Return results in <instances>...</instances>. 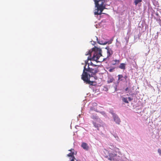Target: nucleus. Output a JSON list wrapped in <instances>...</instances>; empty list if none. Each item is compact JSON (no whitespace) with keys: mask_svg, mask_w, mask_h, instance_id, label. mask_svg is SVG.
<instances>
[{"mask_svg":"<svg viewBox=\"0 0 161 161\" xmlns=\"http://www.w3.org/2000/svg\"><path fill=\"white\" fill-rule=\"evenodd\" d=\"M68 151L71 152V153L68 154L67 156L68 157H71L72 158L74 157H75L74 156L75 153L73 152V151H74V149H71L69 150Z\"/></svg>","mask_w":161,"mask_h":161,"instance_id":"nucleus-10","label":"nucleus"},{"mask_svg":"<svg viewBox=\"0 0 161 161\" xmlns=\"http://www.w3.org/2000/svg\"><path fill=\"white\" fill-rule=\"evenodd\" d=\"M114 68H110L108 70V71L110 72H112L114 71Z\"/></svg>","mask_w":161,"mask_h":161,"instance_id":"nucleus-20","label":"nucleus"},{"mask_svg":"<svg viewBox=\"0 0 161 161\" xmlns=\"http://www.w3.org/2000/svg\"><path fill=\"white\" fill-rule=\"evenodd\" d=\"M86 64L84 67L83 72L82 74L84 73H86L87 76L89 75H91V77H92L93 75H95L98 72V68H93L89 67V65L88 66V68H86Z\"/></svg>","mask_w":161,"mask_h":161,"instance_id":"nucleus-3","label":"nucleus"},{"mask_svg":"<svg viewBox=\"0 0 161 161\" xmlns=\"http://www.w3.org/2000/svg\"><path fill=\"white\" fill-rule=\"evenodd\" d=\"M129 89V88L128 87H127L125 89V91H128Z\"/></svg>","mask_w":161,"mask_h":161,"instance_id":"nucleus-24","label":"nucleus"},{"mask_svg":"<svg viewBox=\"0 0 161 161\" xmlns=\"http://www.w3.org/2000/svg\"><path fill=\"white\" fill-rule=\"evenodd\" d=\"M94 42V43H93V45H94L95 44H96V42Z\"/></svg>","mask_w":161,"mask_h":161,"instance_id":"nucleus-27","label":"nucleus"},{"mask_svg":"<svg viewBox=\"0 0 161 161\" xmlns=\"http://www.w3.org/2000/svg\"><path fill=\"white\" fill-rule=\"evenodd\" d=\"M128 99L129 101H131L133 100V99L131 98L130 97H129L128 98Z\"/></svg>","mask_w":161,"mask_h":161,"instance_id":"nucleus-23","label":"nucleus"},{"mask_svg":"<svg viewBox=\"0 0 161 161\" xmlns=\"http://www.w3.org/2000/svg\"><path fill=\"white\" fill-rule=\"evenodd\" d=\"M142 0H134V3L136 6L138 3H141Z\"/></svg>","mask_w":161,"mask_h":161,"instance_id":"nucleus-14","label":"nucleus"},{"mask_svg":"<svg viewBox=\"0 0 161 161\" xmlns=\"http://www.w3.org/2000/svg\"><path fill=\"white\" fill-rule=\"evenodd\" d=\"M101 53V49L96 47L92 48V50H89L85 54L86 55H90L87 58V62L88 60L97 61L99 58L102 56Z\"/></svg>","mask_w":161,"mask_h":161,"instance_id":"nucleus-1","label":"nucleus"},{"mask_svg":"<svg viewBox=\"0 0 161 161\" xmlns=\"http://www.w3.org/2000/svg\"><path fill=\"white\" fill-rule=\"evenodd\" d=\"M92 111H97V108H95L93 107H91L90 108V111L91 112Z\"/></svg>","mask_w":161,"mask_h":161,"instance_id":"nucleus-16","label":"nucleus"},{"mask_svg":"<svg viewBox=\"0 0 161 161\" xmlns=\"http://www.w3.org/2000/svg\"><path fill=\"white\" fill-rule=\"evenodd\" d=\"M97 40V43L100 45H104L108 43L107 42H103L102 41L98 40L97 37H96Z\"/></svg>","mask_w":161,"mask_h":161,"instance_id":"nucleus-11","label":"nucleus"},{"mask_svg":"<svg viewBox=\"0 0 161 161\" xmlns=\"http://www.w3.org/2000/svg\"><path fill=\"white\" fill-rule=\"evenodd\" d=\"M118 80H120L121 78L123 77V76L122 75H118Z\"/></svg>","mask_w":161,"mask_h":161,"instance_id":"nucleus-18","label":"nucleus"},{"mask_svg":"<svg viewBox=\"0 0 161 161\" xmlns=\"http://www.w3.org/2000/svg\"><path fill=\"white\" fill-rule=\"evenodd\" d=\"M122 100L123 102H125V103H129L128 100H127V98H125V97H123L122 98Z\"/></svg>","mask_w":161,"mask_h":161,"instance_id":"nucleus-15","label":"nucleus"},{"mask_svg":"<svg viewBox=\"0 0 161 161\" xmlns=\"http://www.w3.org/2000/svg\"><path fill=\"white\" fill-rule=\"evenodd\" d=\"M71 161H78L75 157H73V158L71 160Z\"/></svg>","mask_w":161,"mask_h":161,"instance_id":"nucleus-22","label":"nucleus"},{"mask_svg":"<svg viewBox=\"0 0 161 161\" xmlns=\"http://www.w3.org/2000/svg\"><path fill=\"white\" fill-rule=\"evenodd\" d=\"M93 119H97L96 120L93 122V124L94 126L99 130V127H100L102 125V122L100 119H97V117L93 116L92 117Z\"/></svg>","mask_w":161,"mask_h":161,"instance_id":"nucleus-5","label":"nucleus"},{"mask_svg":"<svg viewBox=\"0 0 161 161\" xmlns=\"http://www.w3.org/2000/svg\"><path fill=\"white\" fill-rule=\"evenodd\" d=\"M114 80L113 79H110L109 80H108V83H110L113 82V81Z\"/></svg>","mask_w":161,"mask_h":161,"instance_id":"nucleus-19","label":"nucleus"},{"mask_svg":"<svg viewBox=\"0 0 161 161\" xmlns=\"http://www.w3.org/2000/svg\"><path fill=\"white\" fill-rule=\"evenodd\" d=\"M94 77L95 79L96 80V79H97V76H95V77Z\"/></svg>","mask_w":161,"mask_h":161,"instance_id":"nucleus-26","label":"nucleus"},{"mask_svg":"<svg viewBox=\"0 0 161 161\" xmlns=\"http://www.w3.org/2000/svg\"><path fill=\"white\" fill-rule=\"evenodd\" d=\"M114 151L116 153H119V149L118 148H115L114 149Z\"/></svg>","mask_w":161,"mask_h":161,"instance_id":"nucleus-17","label":"nucleus"},{"mask_svg":"<svg viewBox=\"0 0 161 161\" xmlns=\"http://www.w3.org/2000/svg\"><path fill=\"white\" fill-rule=\"evenodd\" d=\"M120 62L119 60L115 59L113 60L112 61V64L113 65H115L119 64Z\"/></svg>","mask_w":161,"mask_h":161,"instance_id":"nucleus-12","label":"nucleus"},{"mask_svg":"<svg viewBox=\"0 0 161 161\" xmlns=\"http://www.w3.org/2000/svg\"><path fill=\"white\" fill-rule=\"evenodd\" d=\"M97 9H95L94 12L95 15H100L102 12L105 8V5L104 4L105 0H93Z\"/></svg>","mask_w":161,"mask_h":161,"instance_id":"nucleus-2","label":"nucleus"},{"mask_svg":"<svg viewBox=\"0 0 161 161\" xmlns=\"http://www.w3.org/2000/svg\"><path fill=\"white\" fill-rule=\"evenodd\" d=\"M116 154H113V153H110L109 154L108 156H107L106 158H108V159L110 161L114 160V157L116 156Z\"/></svg>","mask_w":161,"mask_h":161,"instance_id":"nucleus-6","label":"nucleus"},{"mask_svg":"<svg viewBox=\"0 0 161 161\" xmlns=\"http://www.w3.org/2000/svg\"><path fill=\"white\" fill-rule=\"evenodd\" d=\"M105 49L107 50V57L108 58L109 57H111L113 53V51L112 50V49L109 47H106Z\"/></svg>","mask_w":161,"mask_h":161,"instance_id":"nucleus-7","label":"nucleus"},{"mask_svg":"<svg viewBox=\"0 0 161 161\" xmlns=\"http://www.w3.org/2000/svg\"><path fill=\"white\" fill-rule=\"evenodd\" d=\"M91 77V75L87 76L86 73H84L81 75V78L86 84H90L91 85H93L94 81L90 80Z\"/></svg>","mask_w":161,"mask_h":161,"instance_id":"nucleus-4","label":"nucleus"},{"mask_svg":"<svg viewBox=\"0 0 161 161\" xmlns=\"http://www.w3.org/2000/svg\"><path fill=\"white\" fill-rule=\"evenodd\" d=\"M124 78H125V80H126V78H127V76H126V75L124 77Z\"/></svg>","mask_w":161,"mask_h":161,"instance_id":"nucleus-25","label":"nucleus"},{"mask_svg":"<svg viewBox=\"0 0 161 161\" xmlns=\"http://www.w3.org/2000/svg\"><path fill=\"white\" fill-rule=\"evenodd\" d=\"M81 146L84 149L86 150H88L89 149V146L85 142H82Z\"/></svg>","mask_w":161,"mask_h":161,"instance_id":"nucleus-9","label":"nucleus"},{"mask_svg":"<svg viewBox=\"0 0 161 161\" xmlns=\"http://www.w3.org/2000/svg\"><path fill=\"white\" fill-rule=\"evenodd\" d=\"M94 66H97V65H94Z\"/></svg>","mask_w":161,"mask_h":161,"instance_id":"nucleus-28","label":"nucleus"},{"mask_svg":"<svg viewBox=\"0 0 161 161\" xmlns=\"http://www.w3.org/2000/svg\"><path fill=\"white\" fill-rule=\"evenodd\" d=\"M121 69H125V64L124 63H121L119 67Z\"/></svg>","mask_w":161,"mask_h":161,"instance_id":"nucleus-13","label":"nucleus"},{"mask_svg":"<svg viewBox=\"0 0 161 161\" xmlns=\"http://www.w3.org/2000/svg\"><path fill=\"white\" fill-rule=\"evenodd\" d=\"M158 152L159 155L161 156V149H158Z\"/></svg>","mask_w":161,"mask_h":161,"instance_id":"nucleus-21","label":"nucleus"},{"mask_svg":"<svg viewBox=\"0 0 161 161\" xmlns=\"http://www.w3.org/2000/svg\"><path fill=\"white\" fill-rule=\"evenodd\" d=\"M113 117L114 120L115 122L116 123L118 124H119L120 122V120L118 116L116 114H113Z\"/></svg>","mask_w":161,"mask_h":161,"instance_id":"nucleus-8","label":"nucleus"}]
</instances>
